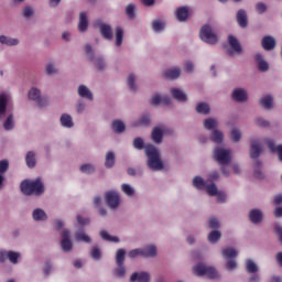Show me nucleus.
<instances>
[{"label":"nucleus","instance_id":"f257e3e1","mask_svg":"<svg viewBox=\"0 0 282 282\" xmlns=\"http://www.w3.org/2000/svg\"><path fill=\"white\" fill-rule=\"evenodd\" d=\"M145 155L148 158L147 164L150 171L160 172L166 169V164L162 161V152H160L155 145L145 144Z\"/></svg>","mask_w":282,"mask_h":282},{"label":"nucleus","instance_id":"f03ea898","mask_svg":"<svg viewBox=\"0 0 282 282\" xmlns=\"http://www.w3.org/2000/svg\"><path fill=\"white\" fill-rule=\"evenodd\" d=\"M232 151L223 147H216L213 151V160L218 162L220 165V171L225 177H230V170L228 169V163L232 160Z\"/></svg>","mask_w":282,"mask_h":282},{"label":"nucleus","instance_id":"7ed1b4c3","mask_svg":"<svg viewBox=\"0 0 282 282\" xmlns=\"http://www.w3.org/2000/svg\"><path fill=\"white\" fill-rule=\"evenodd\" d=\"M20 188L23 195H43L45 193V185L41 178L23 181Z\"/></svg>","mask_w":282,"mask_h":282},{"label":"nucleus","instance_id":"20e7f679","mask_svg":"<svg viewBox=\"0 0 282 282\" xmlns=\"http://www.w3.org/2000/svg\"><path fill=\"white\" fill-rule=\"evenodd\" d=\"M104 202L110 210H119L122 206V196L116 189L105 192Z\"/></svg>","mask_w":282,"mask_h":282},{"label":"nucleus","instance_id":"39448f33","mask_svg":"<svg viewBox=\"0 0 282 282\" xmlns=\"http://www.w3.org/2000/svg\"><path fill=\"white\" fill-rule=\"evenodd\" d=\"M199 39L207 45H217L219 43V35L213 31L210 24H204L199 30Z\"/></svg>","mask_w":282,"mask_h":282},{"label":"nucleus","instance_id":"423d86ee","mask_svg":"<svg viewBox=\"0 0 282 282\" xmlns=\"http://www.w3.org/2000/svg\"><path fill=\"white\" fill-rule=\"evenodd\" d=\"M193 273L196 276H208V279H219V271L213 267H206L204 263H197L193 267Z\"/></svg>","mask_w":282,"mask_h":282},{"label":"nucleus","instance_id":"0eeeda50","mask_svg":"<svg viewBox=\"0 0 282 282\" xmlns=\"http://www.w3.org/2000/svg\"><path fill=\"white\" fill-rule=\"evenodd\" d=\"M72 231L69 229L64 228L61 231V241L59 246L63 252H70L74 248V243L72 242Z\"/></svg>","mask_w":282,"mask_h":282},{"label":"nucleus","instance_id":"6e6552de","mask_svg":"<svg viewBox=\"0 0 282 282\" xmlns=\"http://www.w3.org/2000/svg\"><path fill=\"white\" fill-rule=\"evenodd\" d=\"M19 259H21V252L12 251V250H2L0 251V263H6V261H10L12 265H18Z\"/></svg>","mask_w":282,"mask_h":282},{"label":"nucleus","instance_id":"1a4fd4ad","mask_svg":"<svg viewBox=\"0 0 282 282\" xmlns=\"http://www.w3.org/2000/svg\"><path fill=\"white\" fill-rule=\"evenodd\" d=\"M228 44L229 50L228 54L229 56H237V54H243V48L241 47V43H239V40H237L234 35H228Z\"/></svg>","mask_w":282,"mask_h":282},{"label":"nucleus","instance_id":"9d476101","mask_svg":"<svg viewBox=\"0 0 282 282\" xmlns=\"http://www.w3.org/2000/svg\"><path fill=\"white\" fill-rule=\"evenodd\" d=\"M95 28L99 30L101 36L106 39V41H111L113 39V33L111 32V25L102 22L101 20H97L95 22Z\"/></svg>","mask_w":282,"mask_h":282},{"label":"nucleus","instance_id":"9b49d317","mask_svg":"<svg viewBox=\"0 0 282 282\" xmlns=\"http://www.w3.org/2000/svg\"><path fill=\"white\" fill-rule=\"evenodd\" d=\"M28 96H29V100H33V102H35L37 107H45V99L41 95V89L36 87H32L29 90Z\"/></svg>","mask_w":282,"mask_h":282},{"label":"nucleus","instance_id":"f8f14e48","mask_svg":"<svg viewBox=\"0 0 282 282\" xmlns=\"http://www.w3.org/2000/svg\"><path fill=\"white\" fill-rule=\"evenodd\" d=\"M261 153H263V147H261V141H259V139H251L249 151L250 158H252V160H257V158H259Z\"/></svg>","mask_w":282,"mask_h":282},{"label":"nucleus","instance_id":"ddd939ff","mask_svg":"<svg viewBox=\"0 0 282 282\" xmlns=\"http://www.w3.org/2000/svg\"><path fill=\"white\" fill-rule=\"evenodd\" d=\"M263 144L268 147L271 153H276L278 160L282 162V144L276 145V143L274 142V139L272 138L263 139Z\"/></svg>","mask_w":282,"mask_h":282},{"label":"nucleus","instance_id":"4468645a","mask_svg":"<svg viewBox=\"0 0 282 282\" xmlns=\"http://www.w3.org/2000/svg\"><path fill=\"white\" fill-rule=\"evenodd\" d=\"M31 217L36 224H45L48 219L47 212L41 207L34 208L31 213Z\"/></svg>","mask_w":282,"mask_h":282},{"label":"nucleus","instance_id":"2eb2a0df","mask_svg":"<svg viewBox=\"0 0 282 282\" xmlns=\"http://www.w3.org/2000/svg\"><path fill=\"white\" fill-rule=\"evenodd\" d=\"M59 127H62V129H74L76 127L74 117L67 112H63L59 116Z\"/></svg>","mask_w":282,"mask_h":282},{"label":"nucleus","instance_id":"dca6fc26","mask_svg":"<svg viewBox=\"0 0 282 282\" xmlns=\"http://www.w3.org/2000/svg\"><path fill=\"white\" fill-rule=\"evenodd\" d=\"M77 96L83 98L84 100H88L89 102L94 101V93L89 88V86L82 84L77 87Z\"/></svg>","mask_w":282,"mask_h":282},{"label":"nucleus","instance_id":"f3484780","mask_svg":"<svg viewBox=\"0 0 282 282\" xmlns=\"http://www.w3.org/2000/svg\"><path fill=\"white\" fill-rule=\"evenodd\" d=\"M130 282H151V273L147 271H134L129 279Z\"/></svg>","mask_w":282,"mask_h":282},{"label":"nucleus","instance_id":"a211bd4d","mask_svg":"<svg viewBox=\"0 0 282 282\" xmlns=\"http://www.w3.org/2000/svg\"><path fill=\"white\" fill-rule=\"evenodd\" d=\"M207 195H209V197H217L218 202H226V193L219 192L215 183H212V185L207 187Z\"/></svg>","mask_w":282,"mask_h":282},{"label":"nucleus","instance_id":"6ab92c4d","mask_svg":"<svg viewBox=\"0 0 282 282\" xmlns=\"http://www.w3.org/2000/svg\"><path fill=\"white\" fill-rule=\"evenodd\" d=\"M12 105V97L8 94L0 95V120L6 116V111H8V106Z\"/></svg>","mask_w":282,"mask_h":282},{"label":"nucleus","instance_id":"aec40b11","mask_svg":"<svg viewBox=\"0 0 282 282\" xmlns=\"http://www.w3.org/2000/svg\"><path fill=\"white\" fill-rule=\"evenodd\" d=\"M192 184L197 191H206V193H208V186L213 185V183H209L202 176H195L192 181Z\"/></svg>","mask_w":282,"mask_h":282},{"label":"nucleus","instance_id":"412c9836","mask_svg":"<svg viewBox=\"0 0 282 282\" xmlns=\"http://www.w3.org/2000/svg\"><path fill=\"white\" fill-rule=\"evenodd\" d=\"M231 98L236 102H246L248 100V90L246 88H235L231 93Z\"/></svg>","mask_w":282,"mask_h":282},{"label":"nucleus","instance_id":"4be33fe9","mask_svg":"<svg viewBox=\"0 0 282 282\" xmlns=\"http://www.w3.org/2000/svg\"><path fill=\"white\" fill-rule=\"evenodd\" d=\"M150 105L153 107H158V105H171V97L155 94L150 98Z\"/></svg>","mask_w":282,"mask_h":282},{"label":"nucleus","instance_id":"5701e85b","mask_svg":"<svg viewBox=\"0 0 282 282\" xmlns=\"http://www.w3.org/2000/svg\"><path fill=\"white\" fill-rule=\"evenodd\" d=\"M0 45H6L7 47H18V45H21V40H19V37H12L6 34H1Z\"/></svg>","mask_w":282,"mask_h":282},{"label":"nucleus","instance_id":"b1692460","mask_svg":"<svg viewBox=\"0 0 282 282\" xmlns=\"http://www.w3.org/2000/svg\"><path fill=\"white\" fill-rule=\"evenodd\" d=\"M44 73L51 78L52 76H58L61 69L58 68V65H56V62L48 61L44 66Z\"/></svg>","mask_w":282,"mask_h":282},{"label":"nucleus","instance_id":"393cba45","mask_svg":"<svg viewBox=\"0 0 282 282\" xmlns=\"http://www.w3.org/2000/svg\"><path fill=\"white\" fill-rule=\"evenodd\" d=\"M170 94L177 102H186L188 100V95L182 88L173 87L170 89Z\"/></svg>","mask_w":282,"mask_h":282},{"label":"nucleus","instance_id":"a878e982","mask_svg":"<svg viewBox=\"0 0 282 282\" xmlns=\"http://www.w3.org/2000/svg\"><path fill=\"white\" fill-rule=\"evenodd\" d=\"M165 133H166V128L164 127L154 128L151 133V138L154 144H162V140Z\"/></svg>","mask_w":282,"mask_h":282},{"label":"nucleus","instance_id":"bb28decb","mask_svg":"<svg viewBox=\"0 0 282 282\" xmlns=\"http://www.w3.org/2000/svg\"><path fill=\"white\" fill-rule=\"evenodd\" d=\"M144 259H155L158 257V246L154 243L142 247Z\"/></svg>","mask_w":282,"mask_h":282},{"label":"nucleus","instance_id":"cd10ccee","mask_svg":"<svg viewBox=\"0 0 282 282\" xmlns=\"http://www.w3.org/2000/svg\"><path fill=\"white\" fill-rule=\"evenodd\" d=\"M203 127L205 131H215L219 128V120L214 117H208L203 120Z\"/></svg>","mask_w":282,"mask_h":282},{"label":"nucleus","instance_id":"c85d7f7f","mask_svg":"<svg viewBox=\"0 0 282 282\" xmlns=\"http://www.w3.org/2000/svg\"><path fill=\"white\" fill-rule=\"evenodd\" d=\"M254 61L260 72H268V69H270V64L268 63V61H265V57H263V54L256 53Z\"/></svg>","mask_w":282,"mask_h":282},{"label":"nucleus","instance_id":"c756f323","mask_svg":"<svg viewBox=\"0 0 282 282\" xmlns=\"http://www.w3.org/2000/svg\"><path fill=\"white\" fill-rule=\"evenodd\" d=\"M209 140L215 144H224V141L226 140V134H224V131L215 129L212 131Z\"/></svg>","mask_w":282,"mask_h":282},{"label":"nucleus","instance_id":"7c9ffc66","mask_svg":"<svg viewBox=\"0 0 282 282\" xmlns=\"http://www.w3.org/2000/svg\"><path fill=\"white\" fill-rule=\"evenodd\" d=\"M221 256L228 261L230 259H237V257H239V251L232 247H225L221 249Z\"/></svg>","mask_w":282,"mask_h":282},{"label":"nucleus","instance_id":"2f4dec72","mask_svg":"<svg viewBox=\"0 0 282 282\" xmlns=\"http://www.w3.org/2000/svg\"><path fill=\"white\" fill-rule=\"evenodd\" d=\"M236 20L240 28H248V12H246V10H238L236 13Z\"/></svg>","mask_w":282,"mask_h":282},{"label":"nucleus","instance_id":"473e14b6","mask_svg":"<svg viewBox=\"0 0 282 282\" xmlns=\"http://www.w3.org/2000/svg\"><path fill=\"white\" fill-rule=\"evenodd\" d=\"M261 45L263 50L267 52H271V50H274L276 47V40H274L273 36L267 35L262 39Z\"/></svg>","mask_w":282,"mask_h":282},{"label":"nucleus","instance_id":"72a5a7b5","mask_svg":"<svg viewBox=\"0 0 282 282\" xmlns=\"http://www.w3.org/2000/svg\"><path fill=\"white\" fill-rule=\"evenodd\" d=\"M137 80H138V76L133 73H130L127 76L126 83L129 91H133V93L138 91L139 87H138Z\"/></svg>","mask_w":282,"mask_h":282},{"label":"nucleus","instance_id":"f704fd0d","mask_svg":"<svg viewBox=\"0 0 282 282\" xmlns=\"http://www.w3.org/2000/svg\"><path fill=\"white\" fill-rule=\"evenodd\" d=\"M117 267L112 270L113 279H127V267L124 264H116Z\"/></svg>","mask_w":282,"mask_h":282},{"label":"nucleus","instance_id":"c9c22d12","mask_svg":"<svg viewBox=\"0 0 282 282\" xmlns=\"http://www.w3.org/2000/svg\"><path fill=\"white\" fill-rule=\"evenodd\" d=\"M242 138H243V132L241 131V129L237 127H234L230 129L229 140H231V142H234L235 144H238V142H240Z\"/></svg>","mask_w":282,"mask_h":282},{"label":"nucleus","instance_id":"e433bc0d","mask_svg":"<svg viewBox=\"0 0 282 282\" xmlns=\"http://www.w3.org/2000/svg\"><path fill=\"white\" fill-rule=\"evenodd\" d=\"M78 32H87L89 28V20L87 19V12L79 13Z\"/></svg>","mask_w":282,"mask_h":282},{"label":"nucleus","instance_id":"4c0bfd02","mask_svg":"<svg viewBox=\"0 0 282 282\" xmlns=\"http://www.w3.org/2000/svg\"><path fill=\"white\" fill-rule=\"evenodd\" d=\"M249 219L251 224H261V221H263V212L260 209H251L249 212Z\"/></svg>","mask_w":282,"mask_h":282},{"label":"nucleus","instance_id":"58836bf2","mask_svg":"<svg viewBox=\"0 0 282 282\" xmlns=\"http://www.w3.org/2000/svg\"><path fill=\"white\" fill-rule=\"evenodd\" d=\"M124 41V30L122 28L117 26L115 29V45L116 47H121Z\"/></svg>","mask_w":282,"mask_h":282},{"label":"nucleus","instance_id":"ea45409f","mask_svg":"<svg viewBox=\"0 0 282 282\" xmlns=\"http://www.w3.org/2000/svg\"><path fill=\"white\" fill-rule=\"evenodd\" d=\"M126 259H127V250H124L123 248L118 249L115 254L116 265H124Z\"/></svg>","mask_w":282,"mask_h":282},{"label":"nucleus","instance_id":"a19ab883","mask_svg":"<svg viewBox=\"0 0 282 282\" xmlns=\"http://www.w3.org/2000/svg\"><path fill=\"white\" fill-rule=\"evenodd\" d=\"M74 239L75 241H83V243H91V237L82 229L75 231Z\"/></svg>","mask_w":282,"mask_h":282},{"label":"nucleus","instance_id":"79ce46f5","mask_svg":"<svg viewBox=\"0 0 282 282\" xmlns=\"http://www.w3.org/2000/svg\"><path fill=\"white\" fill-rule=\"evenodd\" d=\"M105 159L106 169H113V166H116V152L108 151L105 155Z\"/></svg>","mask_w":282,"mask_h":282},{"label":"nucleus","instance_id":"37998d69","mask_svg":"<svg viewBox=\"0 0 282 282\" xmlns=\"http://www.w3.org/2000/svg\"><path fill=\"white\" fill-rule=\"evenodd\" d=\"M262 109H272L274 107V98L272 95H267L260 99Z\"/></svg>","mask_w":282,"mask_h":282},{"label":"nucleus","instance_id":"c03bdc74","mask_svg":"<svg viewBox=\"0 0 282 282\" xmlns=\"http://www.w3.org/2000/svg\"><path fill=\"white\" fill-rule=\"evenodd\" d=\"M181 75H182V69L180 67L169 68L164 73L165 78H170L171 80H175L176 78H180Z\"/></svg>","mask_w":282,"mask_h":282},{"label":"nucleus","instance_id":"a18cd8bd","mask_svg":"<svg viewBox=\"0 0 282 282\" xmlns=\"http://www.w3.org/2000/svg\"><path fill=\"white\" fill-rule=\"evenodd\" d=\"M25 164L29 169H34L36 166V152L29 151L25 155Z\"/></svg>","mask_w":282,"mask_h":282},{"label":"nucleus","instance_id":"49530a36","mask_svg":"<svg viewBox=\"0 0 282 282\" xmlns=\"http://www.w3.org/2000/svg\"><path fill=\"white\" fill-rule=\"evenodd\" d=\"M99 235L104 241H109L110 243H120V237L112 236L107 230H101Z\"/></svg>","mask_w":282,"mask_h":282},{"label":"nucleus","instance_id":"de8ad7c7","mask_svg":"<svg viewBox=\"0 0 282 282\" xmlns=\"http://www.w3.org/2000/svg\"><path fill=\"white\" fill-rule=\"evenodd\" d=\"M111 127L115 133H124V131L127 130V124H124L123 121L120 119L112 121Z\"/></svg>","mask_w":282,"mask_h":282},{"label":"nucleus","instance_id":"09e8293b","mask_svg":"<svg viewBox=\"0 0 282 282\" xmlns=\"http://www.w3.org/2000/svg\"><path fill=\"white\" fill-rule=\"evenodd\" d=\"M121 192L126 194L127 197H135V187L129 183L121 184Z\"/></svg>","mask_w":282,"mask_h":282},{"label":"nucleus","instance_id":"8fccbe9b","mask_svg":"<svg viewBox=\"0 0 282 282\" xmlns=\"http://www.w3.org/2000/svg\"><path fill=\"white\" fill-rule=\"evenodd\" d=\"M4 131H12L14 129V115L9 113L2 124Z\"/></svg>","mask_w":282,"mask_h":282},{"label":"nucleus","instance_id":"3c124183","mask_svg":"<svg viewBox=\"0 0 282 282\" xmlns=\"http://www.w3.org/2000/svg\"><path fill=\"white\" fill-rule=\"evenodd\" d=\"M151 122L150 115H142L138 120L132 122V127H147Z\"/></svg>","mask_w":282,"mask_h":282},{"label":"nucleus","instance_id":"603ef678","mask_svg":"<svg viewBox=\"0 0 282 282\" xmlns=\"http://www.w3.org/2000/svg\"><path fill=\"white\" fill-rule=\"evenodd\" d=\"M80 173H84L85 175H91L96 173V165L91 163H84L79 166Z\"/></svg>","mask_w":282,"mask_h":282},{"label":"nucleus","instance_id":"864d4df0","mask_svg":"<svg viewBox=\"0 0 282 282\" xmlns=\"http://www.w3.org/2000/svg\"><path fill=\"white\" fill-rule=\"evenodd\" d=\"M93 64L95 65L98 72H105L107 69V62L102 57H95L91 59Z\"/></svg>","mask_w":282,"mask_h":282},{"label":"nucleus","instance_id":"5fc2aeb1","mask_svg":"<svg viewBox=\"0 0 282 282\" xmlns=\"http://www.w3.org/2000/svg\"><path fill=\"white\" fill-rule=\"evenodd\" d=\"M175 14H176L177 21H181V23H183L188 19V8L186 7L178 8Z\"/></svg>","mask_w":282,"mask_h":282},{"label":"nucleus","instance_id":"6e6d98bb","mask_svg":"<svg viewBox=\"0 0 282 282\" xmlns=\"http://www.w3.org/2000/svg\"><path fill=\"white\" fill-rule=\"evenodd\" d=\"M21 14L25 20L32 19V17H34V7H32L31 4L24 6L21 10Z\"/></svg>","mask_w":282,"mask_h":282},{"label":"nucleus","instance_id":"4d7b16f0","mask_svg":"<svg viewBox=\"0 0 282 282\" xmlns=\"http://www.w3.org/2000/svg\"><path fill=\"white\" fill-rule=\"evenodd\" d=\"M196 111L197 113H200V116H208L210 113V105L207 102H199L196 105Z\"/></svg>","mask_w":282,"mask_h":282},{"label":"nucleus","instance_id":"13d9d810","mask_svg":"<svg viewBox=\"0 0 282 282\" xmlns=\"http://www.w3.org/2000/svg\"><path fill=\"white\" fill-rule=\"evenodd\" d=\"M246 270L249 274H254L256 272H259V265H257L254 260L249 259L246 261Z\"/></svg>","mask_w":282,"mask_h":282},{"label":"nucleus","instance_id":"bf43d9fd","mask_svg":"<svg viewBox=\"0 0 282 282\" xmlns=\"http://www.w3.org/2000/svg\"><path fill=\"white\" fill-rule=\"evenodd\" d=\"M207 239L209 243H217L219 239H221V231L219 230H213L208 236Z\"/></svg>","mask_w":282,"mask_h":282},{"label":"nucleus","instance_id":"052dcab7","mask_svg":"<svg viewBox=\"0 0 282 282\" xmlns=\"http://www.w3.org/2000/svg\"><path fill=\"white\" fill-rule=\"evenodd\" d=\"M164 28H166V24L162 20H154L152 22V30L154 32H163Z\"/></svg>","mask_w":282,"mask_h":282},{"label":"nucleus","instance_id":"680f3d73","mask_svg":"<svg viewBox=\"0 0 282 282\" xmlns=\"http://www.w3.org/2000/svg\"><path fill=\"white\" fill-rule=\"evenodd\" d=\"M90 257L94 261H100L102 259V250L98 247H94L90 251Z\"/></svg>","mask_w":282,"mask_h":282},{"label":"nucleus","instance_id":"e2e57ef3","mask_svg":"<svg viewBox=\"0 0 282 282\" xmlns=\"http://www.w3.org/2000/svg\"><path fill=\"white\" fill-rule=\"evenodd\" d=\"M129 259H138V257H144L142 248H135L128 252Z\"/></svg>","mask_w":282,"mask_h":282},{"label":"nucleus","instance_id":"0e129e2a","mask_svg":"<svg viewBox=\"0 0 282 282\" xmlns=\"http://www.w3.org/2000/svg\"><path fill=\"white\" fill-rule=\"evenodd\" d=\"M254 124L257 127H260L261 129H268V127H270V121L265 120L264 118L262 117H257L254 119Z\"/></svg>","mask_w":282,"mask_h":282},{"label":"nucleus","instance_id":"69168bd1","mask_svg":"<svg viewBox=\"0 0 282 282\" xmlns=\"http://www.w3.org/2000/svg\"><path fill=\"white\" fill-rule=\"evenodd\" d=\"M133 147L138 150V151H142V149H145L147 145H144V139L137 137L133 140Z\"/></svg>","mask_w":282,"mask_h":282},{"label":"nucleus","instance_id":"338daca9","mask_svg":"<svg viewBox=\"0 0 282 282\" xmlns=\"http://www.w3.org/2000/svg\"><path fill=\"white\" fill-rule=\"evenodd\" d=\"M225 269L228 272H235V270L237 269V260H235V258L227 260V262L225 264Z\"/></svg>","mask_w":282,"mask_h":282},{"label":"nucleus","instance_id":"774afa93","mask_svg":"<svg viewBox=\"0 0 282 282\" xmlns=\"http://www.w3.org/2000/svg\"><path fill=\"white\" fill-rule=\"evenodd\" d=\"M76 221L79 226H89L91 224V219L83 217L80 214L76 216Z\"/></svg>","mask_w":282,"mask_h":282}]
</instances>
